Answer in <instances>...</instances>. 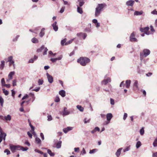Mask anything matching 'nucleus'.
Segmentation results:
<instances>
[{
    "label": "nucleus",
    "instance_id": "e433bc0d",
    "mask_svg": "<svg viewBox=\"0 0 157 157\" xmlns=\"http://www.w3.org/2000/svg\"><path fill=\"white\" fill-rule=\"evenodd\" d=\"M4 102V100L1 96H0V103L1 104V106H2L3 105V103Z\"/></svg>",
    "mask_w": 157,
    "mask_h": 157
},
{
    "label": "nucleus",
    "instance_id": "f03ea898",
    "mask_svg": "<svg viewBox=\"0 0 157 157\" xmlns=\"http://www.w3.org/2000/svg\"><path fill=\"white\" fill-rule=\"evenodd\" d=\"M90 62V59L86 57H80L77 60V62L83 66H86L87 63Z\"/></svg>",
    "mask_w": 157,
    "mask_h": 157
},
{
    "label": "nucleus",
    "instance_id": "c85d7f7f",
    "mask_svg": "<svg viewBox=\"0 0 157 157\" xmlns=\"http://www.w3.org/2000/svg\"><path fill=\"white\" fill-rule=\"evenodd\" d=\"M35 141L36 144H40L41 141L40 139L37 137H36L35 139Z\"/></svg>",
    "mask_w": 157,
    "mask_h": 157
},
{
    "label": "nucleus",
    "instance_id": "09e8293b",
    "mask_svg": "<svg viewBox=\"0 0 157 157\" xmlns=\"http://www.w3.org/2000/svg\"><path fill=\"white\" fill-rule=\"evenodd\" d=\"M60 101V99L58 96H56L55 100V101L57 102Z\"/></svg>",
    "mask_w": 157,
    "mask_h": 157
},
{
    "label": "nucleus",
    "instance_id": "3c124183",
    "mask_svg": "<svg viewBox=\"0 0 157 157\" xmlns=\"http://www.w3.org/2000/svg\"><path fill=\"white\" fill-rule=\"evenodd\" d=\"M151 13L154 15H157V11L155 10L151 12Z\"/></svg>",
    "mask_w": 157,
    "mask_h": 157
},
{
    "label": "nucleus",
    "instance_id": "39448f33",
    "mask_svg": "<svg viewBox=\"0 0 157 157\" xmlns=\"http://www.w3.org/2000/svg\"><path fill=\"white\" fill-rule=\"evenodd\" d=\"M130 40L132 42H137V40L135 37V34L134 32H132L131 34L130 37Z\"/></svg>",
    "mask_w": 157,
    "mask_h": 157
},
{
    "label": "nucleus",
    "instance_id": "f3484780",
    "mask_svg": "<svg viewBox=\"0 0 157 157\" xmlns=\"http://www.w3.org/2000/svg\"><path fill=\"white\" fill-rule=\"evenodd\" d=\"M122 149V148H120L117 150L115 154L117 157H119L120 155Z\"/></svg>",
    "mask_w": 157,
    "mask_h": 157
},
{
    "label": "nucleus",
    "instance_id": "4d7b16f0",
    "mask_svg": "<svg viewBox=\"0 0 157 157\" xmlns=\"http://www.w3.org/2000/svg\"><path fill=\"white\" fill-rule=\"evenodd\" d=\"M29 125L32 129V130L33 131H34V127L31 124V122H29Z\"/></svg>",
    "mask_w": 157,
    "mask_h": 157
},
{
    "label": "nucleus",
    "instance_id": "cd10ccee",
    "mask_svg": "<svg viewBox=\"0 0 157 157\" xmlns=\"http://www.w3.org/2000/svg\"><path fill=\"white\" fill-rule=\"evenodd\" d=\"M76 107L81 112L83 111L84 108L81 106L78 105Z\"/></svg>",
    "mask_w": 157,
    "mask_h": 157
},
{
    "label": "nucleus",
    "instance_id": "412c9836",
    "mask_svg": "<svg viewBox=\"0 0 157 157\" xmlns=\"http://www.w3.org/2000/svg\"><path fill=\"white\" fill-rule=\"evenodd\" d=\"M143 13V12L141 10L140 11H136L134 13V15H142Z\"/></svg>",
    "mask_w": 157,
    "mask_h": 157
},
{
    "label": "nucleus",
    "instance_id": "473e14b6",
    "mask_svg": "<svg viewBox=\"0 0 157 157\" xmlns=\"http://www.w3.org/2000/svg\"><path fill=\"white\" fill-rule=\"evenodd\" d=\"M134 86L137 89H139L138 86V82L137 80H136L134 84Z\"/></svg>",
    "mask_w": 157,
    "mask_h": 157
},
{
    "label": "nucleus",
    "instance_id": "8fccbe9b",
    "mask_svg": "<svg viewBox=\"0 0 157 157\" xmlns=\"http://www.w3.org/2000/svg\"><path fill=\"white\" fill-rule=\"evenodd\" d=\"M29 97V96L28 95L26 94L22 98V100H24L27 98H28Z\"/></svg>",
    "mask_w": 157,
    "mask_h": 157
},
{
    "label": "nucleus",
    "instance_id": "c9c22d12",
    "mask_svg": "<svg viewBox=\"0 0 157 157\" xmlns=\"http://www.w3.org/2000/svg\"><path fill=\"white\" fill-rule=\"evenodd\" d=\"M3 92L5 95H7L9 94V92L5 89H2Z\"/></svg>",
    "mask_w": 157,
    "mask_h": 157
},
{
    "label": "nucleus",
    "instance_id": "423d86ee",
    "mask_svg": "<svg viewBox=\"0 0 157 157\" xmlns=\"http://www.w3.org/2000/svg\"><path fill=\"white\" fill-rule=\"evenodd\" d=\"M13 56H10L7 58V62H10L9 66H10L12 64H13V66H14V61L13 60Z\"/></svg>",
    "mask_w": 157,
    "mask_h": 157
},
{
    "label": "nucleus",
    "instance_id": "f257e3e1",
    "mask_svg": "<svg viewBox=\"0 0 157 157\" xmlns=\"http://www.w3.org/2000/svg\"><path fill=\"white\" fill-rule=\"evenodd\" d=\"M10 148L13 153L15 152L16 151L21 150L24 151H26L28 149L27 147L24 148L20 145H15L12 144H10Z\"/></svg>",
    "mask_w": 157,
    "mask_h": 157
},
{
    "label": "nucleus",
    "instance_id": "13d9d810",
    "mask_svg": "<svg viewBox=\"0 0 157 157\" xmlns=\"http://www.w3.org/2000/svg\"><path fill=\"white\" fill-rule=\"evenodd\" d=\"M86 151L84 148H83L82 150V151L81 152V154L82 155H83L84 154H85L86 153Z\"/></svg>",
    "mask_w": 157,
    "mask_h": 157
},
{
    "label": "nucleus",
    "instance_id": "393cba45",
    "mask_svg": "<svg viewBox=\"0 0 157 157\" xmlns=\"http://www.w3.org/2000/svg\"><path fill=\"white\" fill-rule=\"evenodd\" d=\"M131 83V80H127L126 81V87L127 88H129Z\"/></svg>",
    "mask_w": 157,
    "mask_h": 157
},
{
    "label": "nucleus",
    "instance_id": "5fc2aeb1",
    "mask_svg": "<svg viewBox=\"0 0 157 157\" xmlns=\"http://www.w3.org/2000/svg\"><path fill=\"white\" fill-rule=\"evenodd\" d=\"M52 120V117L51 115H49L48 116V121H50Z\"/></svg>",
    "mask_w": 157,
    "mask_h": 157
},
{
    "label": "nucleus",
    "instance_id": "5701e85b",
    "mask_svg": "<svg viewBox=\"0 0 157 157\" xmlns=\"http://www.w3.org/2000/svg\"><path fill=\"white\" fill-rule=\"evenodd\" d=\"M77 12L78 13H80V14L82 13H83V11H82V8H81V7H80L78 6V5H77Z\"/></svg>",
    "mask_w": 157,
    "mask_h": 157
},
{
    "label": "nucleus",
    "instance_id": "79ce46f5",
    "mask_svg": "<svg viewBox=\"0 0 157 157\" xmlns=\"http://www.w3.org/2000/svg\"><path fill=\"white\" fill-rule=\"evenodd\" d=\"M74 39H72L71 40H69V41H68L67 42H66L65 43V45H67L71 44L72 42V41H73Z\"/></svg>",
    "mask_w": 157,
    "mask_h": 157
},
{
    "label": "nucleus",
    "instance_id": "7ed1b4c3",
    "mask_svg": "<svg viewBox=\"0 0 157 157\" xmlns=\"http://www.w3.org/2000/svg\"><path fill=\"white\" fill-rule=\"evenodd\" d=\"M105 6H106V5L105 3L98 4L96 8L95 16H98L99 15L103 8Z\"/></svg>",
    "mask_w": 157,
    "mask_h": 157
},
{
    "label": "nucleus",
    "instance_id": "a19ab883",
    "mask_svg": "<svg viewBox=\"0 0 157 157\" xmlns=\"http://www.w3.org/2000/svg\"><path fill=\"white\" fill-rule=\"evenodd\" d=\"M29 97L30 96L32 97L33 98V100L32 101H33L35 99V97H34V94L32 93H30L29 95Z\"/></svg>",
    "mask_w": 157,
    "mask_h": 157
},
{
    "label": "nucleus",
    "instance_id": "2eb2a0df",
    "mask_svg": "<svg viewBox=\"0 0 157 157\" xmlns=\"http://www.w3.org/2000/svg\"><path fill=\"white\" fill-rule=\"evenodd\" d=\"M112 117L113 116L111 113H108L106 115V118L107 121H110Z\"/></svg>",
    "mask_w": 157,
    "mask_h": 157
},
{
    "label": "nucleus",
    "instance_id": "a211bd4d",
    "mask_svg": "<svg viewBox=\"0 0 157 157\" xmlns=\"http://www.w3.org/2000/svg\"><path fill=\"white\" fill-rule=\"evenodd\" d=\"M59 94L62 97H64L66 95L65 92L63 90L60 91Z\"/></svg>",
    "mask_w": 157,
    "mask_h": 157
},
{
    "label": "nucleus",
    "instance_id": "052dcab7",
    "mask_svg": "<svg viewBox=\"0 0 157 157\" xmlns=\"http://www.w3.org/2000/svg\"><path fill=\"white\" fill-rule=\"evenodd\" d=\"M94 129L95 130V132H96L97 131L99 132L100 130L99 128L97 127L95 128H94Z\"/></svg>",
    "mask_w": 157,
    "mask_h": 157
},
{
    "label": "nucleus",
    "instance_id": "49530a36",
    "mask_svg": "<svg viewBox=\"0 0 157 157\" xmlns=\"http://www.w3.org/2000/svg\"><path fill=\"white\" fill-rule=\"evenodd\" d=\"M4 152L5 153H6L7 155H9L10 154V151L8 150V149H6L4 151Z\"/></svg>",
    "mask_w": 157,
    "mask_h": 157
},
{
    "label": "nucleus",
    "instance_id": "aec40b11",
    "mask_svg": "<svg viewBox=\"0 0 157 157\" xmlns=\"http://www.w3.org/2000/svg\"><path fill=\"white\" fill-rule=\"evenodd\" d=\"M45 29L43 28L41 29V31L39 33V36L41 37H42L44 35Z\"/></svg>",
    "mask_w": 157,
    "mask_h": 157
},
{
    "label": "nucleus",
    "instance_id": "ddd939ff",
    "mask_svg": "<svg viewBox=\"0 0 157 157\" xmlns=\"http://www.w3.org/2000/svg\"><path fill=\"white\" fill-rule=\"evenodd\" d=\"M134 2V1L129 0L127 2L126 4L128 6H132L133 5Z\"/></svg>",
    "mask_w": 157,
    "mask_h": 157
},
{
    "label": "nucleus",
    "instance_id": "9d476101",
    "mask_svg": "<svg viewBox=\"0 0 157 157\" xmlns=\"http://www.w3.org/2000/svg\"><path fill=\"white\" fill-rule=\"evenodd\" d=\"M111 81V80L110 78H108L107 79H104L103 81H102L101 83L102 84L106 85L108 82H110Z\"/></svg>",
    "mask_w": 157,
    "mask_h": 157
},
{
    "label": "nucleus",
    "instance_id": "58836bf2",
    "mask_svg": "<svg viewBox=\"0 0 157 157\" xmlns=\"http://www.w3.org/2000/svg\"><path fill=\"white\" fill-rule=\"evenodd\" d=\"M98 151V149H94L92 150H90L89 152V153L91 154L94 153L95 152Z\"/></svg>",
    "mask_w": 157,
    "mask_h": 157
},
{
    "label": "nucleus",
    "instance_id": "72a5a7b5",
    "mask_svg": "<svg viewBox=\"0 0 157 157\" xmlns=\"http://www.w3.org/2000/svg\"><path fill=\"white\" fill-rule=\"evenodd\" d=\"M1 136L2 137V138L3 137V140L5 141V140L6 137V134L5 133L1 132Z\"/></svg>",
    "mask_w": 157,
    "mask_h": 157
},
{
    "label": "nucleus",
    "instance_id": "e2e57ef3",
    "mask_svg": "<svg viewBox=\"0 0 157 157\" xmlns=\"http://www.w3.org/2000/svg\"><path fill=\"white\" fill-rule=\"evenodd\" d=\"M127 117V114L126 113H124V115L123 119L124 120H125Z\"/></svg>",
    "mask_w": 157,
    "mask_h": 157
},
{
    "label": "nucleus",
    "instance_id": "2f4dec72",
    "mask_svg": "<svg viewBox=\"0 0 157 157\" xmlns=\"http://www.w3.org/2000/svg\"><path fill=\"white\" fill-rule=\"evenodd\" d=\"M44 48V46L42 45L40 48L37 49V52H39L42 51Z\"/></svg>",
    "mask_w": 157,
    "mask_h": 157
},
{
    "label": "nucleus",
    "instance_id": "9b49d317",
    "mask_svg": "<svg viewBox=\"0 0 157 157\" xmlns=\"http://www.w3.org/2000/svg\"><path fill=\"white\" fill-rule=\"evenodd\" d=\"M77 35L79 37L83 36V39H85L87 36V34L85 33H80L77 34Z\"/></svg>",
    "mask_w": 157,
    "mask_h": 157
},
{
    "label": "nucleus",
    "instance_id": "f704fd0d",
    "mask_svg": "<svg viewBox=\"0 0 157 157\" xmlns=\"http://www.w3.org/2000/svg\"><path fill=\"white\" fill-rule=\"evenodd\" d=\"M153 145L154 147L157 146V137L154 140L153 143Z\"/></svg>",
    "mask_w": 157,
    "mask_h": 157
},
{
    "label": "nucleus",
    "instance_id": "774afa93",
    "mask_svg": "<svg viewBox=\"0 0 157 157\" xmlns=\"http://www.w3.org/2000/svg\"><path fill=\"white\" fill-rule=\"evenodd\" d=\"M92 22L93 23L96 24L97 23H98V21L96 19H94L93 20Z\"/></svg>",
    "mask_w": 157,
    "mask_h": 157
},
{
    "label": "nucleus",
    "instance_id": "b1692460",
    "mask_svg": "<svg viewBox=\"0 0 157 157\" xmlns=\"http://www.w3.org/2000/svg\"><path fill=\"white\" fill-rule=\"evenodd\" d=\"M14 74L15 72L14 71H11L10 72L8 76V78L12 79L13 78V76L14 75Z\"/></svg>",
    "mask_w": 157,
    "mask_h": 157
},
{
    "label": "nucleus",
    "instance_id": "680f3d73",
    "mask_svg": "<svg viewBox=\"0 0 157 157\" xmlns=\"http://www.w3.org/2000/svg\"><path fill=\"white\" fill-rule=\"evenodd\" d=\"M110 121H105V122H104L103 123V125H106L108 124H109V123Z\"/></svg>",
    "mask_w": 157,
    "mask_h": 157
},
{
    "label": "nucleus",
    "instance_id": "a18cd8bd",
    "mask_svg": "<svg viewBox=\"0 0 157 157\" xmlns=\"http://www.w3.org/2000/svg\"><path fill=\"white\" fill-rule=\"evenodd\" d=\"M66 40H66V39H63V40H62L61 41V44L62 45H63L64 44V43H66Z\"/></svg>",
    "mask_w": 157,
    "mask_h": 157
},
{
    "label": "nucleus",
    "instance_id": "0e129e2a",
    "mask_svg": "<svg viewBox=\"0 0 157 157\" xmlns=\"http://www.w3.org/2000/svg\"><path fill=\"white\" fill-rule=\"evenodd\" d=\"M11 91H12V97H13V98H14V95L15 94V92L13 90H12Z\"/></svg>",
    "mask_w": 157,
    "mask_h": 157
},
{
    "label": "nucleus",
    "instance_id": "7c9ffc66",
    "mask_svg": "<svg viewBox=\"0 0 157 157\" xmlns=\"http://www.w3.org/2000/svg\"><path fill=\"white\" fill-rule=\"evenodd\" d=\"M32 42L34 43H37L38 42V40L35 38H33L31 40Z\"/></svg>",
    "mask_w": 157,
    "mask_h": 157
},
{
    "label": "nucleus",
    "instance_id": "dca6fc26",
    "mask_svg": "<svg viewBox=\"0 0 157 157\" xmlns=\"http://www.w3.org/2000/svg\"><path fill=\"white\" fill-rule=\"evenodd\" d=\"M149 28L148 27H145L144 28H140V31L142 32H144L145 31H148Z\"/></svg>",
    "mask_w": 157,
    "mask_h": 157
},
{
    "label": "nucleus",
    "instance_id": "bb28decb",
    "mask_svg": "<svg viewBox=\"0 0 157 157\" xmlns=\"http://www.w3.org/2000/svg\"><path fill=\"white\" fill-rule=\"evenodd\" d=\"M5 65V61H1V64L0 65V69L1 70H3Z\"/></svg>",
    "mask_w": 157,
    "mask_h": 157
},
{
    "label": "nucleus",
    "instance_id": "f8f14e48",
    "mask_svg": "<svg viewBox=\"0 0 157 157\" xmlns=\"http://www.w3.org/2000/svg\"><path fill=\"white\" fill-rule=\"evenodd\" d=\"M57 22L56 21H55L54 23L52 24V26L53 28V29L55 31H56L58 30V26L56 25Z\"/></svg>",
    "mask_w": 157,
    "mask_h": 157
},
{
    "label": "nucleus",
    "instance_id": "6e6552de",
    "mask_svg": "<svg viewBox=\"0 0 157 157\" xmlns=\"http://www.w3.org/2000/svg\"><path fill=\"white\" fill-rule=\"evenodd\" d=\"M73 128L71 127H67L66 128H64L63 131L65 133H67L68 131L72 130Z\"/></svg>",
    "mask_w": 157,
    "mask_h": 157
},
{
    "label": "nucleus",
    "instance_id": "4c0bfd02",
    "mask_svg": "<svg viewBox=\"0 0 157 157\" xmlns=\"http://www.w3.org/2000/svg\"><path fill=\"white\" fill-rule=\"evenodd\" d=\"M141 143L140 141H138L136 144V147L137 148H139L141 146Z\"/></svg>",
    "mask_w": 157,
    "mask_h": 157
},
{
    "label": "nucleus",
    "instance_id": "1a4fd4ad",
    "mask_svg": "<svg viewBox=\"0 0 157 157\" xmlns=\"http://www.w3.org/2000/svg\"><path fill=\"white\" fill-rule=\"evenodd\" d=\"M63 57L62 55L60 56L59 57L56 58H51V61L52 62H55L57 60H59L62 59Z\"/></svg>",
    "mask_w": 157,
    "mask_h": 157
},
{
    "label": "nucleus",
    "instance_id": "de8ad7c7",
    "mask_svg": "<svg viewBox=\"0 0 157 157\" xmlns=\"http://www.w3.org/2000/svg\"><path fill=\"white\" fill-rule=\"evenodd\" d=\"M16 82H17V81L16 79H14L13 81L12 84H13V86H16V85H17Z\"/></svg>",
    "mask_w": 157,
    "mask_h": 157
},
{
    "label": "nucleus",
    "instance_id": "338daca9",
    "mask_svg": "<svg viewBox=\"0 0 157 157\" xmlns=\"http://www.w3.org/2000/svg\"><path fill=\"white\" fill-rule=\"evenodd\" d=\"M152 157H157V152L154 153L152 155Z\"/></svg>",
    "mask_w": 157,
    "mask_h": 157
},
{
    "label": "nucleus",
    "instance_id": "0eeeda50",
    "mask_svg": "<svg viewBox=\"0 0 157 157\" xmlns=\"http://www.w3.org/2000/svg\"><path fill=\"white\" fill-rule=\"evenodd\" d=\"M46 75L48 80V82L50 83H52L53 81V78L51 75H49L48 73L46 74Z\"/></svg>",
    "mask_w": 157,
    "mask_h": 157
},
{
    "label": "nucleus",
    "instance_id": "6ab92c4d",
    "mask_svg": "<svg viewBox=\"0 0 157 157\" xmlns=\"http://www.w3.org/2000/svg\"><path fill=\"white\" fill-rule=\"evenodd\" d=\"M67 109V108L66 107H64V110H63V115L64 116H66L68 115L70 113V112L66 110V109Z\"/></svg>",
    "mask_w": 157,
    "mask_h": 157
},
{
    "label": "nucleus",
    "instance_id": "ea45409f",
    "mask_svg": "<svg viewBox=\"0 0 157 157\" xmlns=\"http://www.w3.org/2000/svg\"><path fill=\"white\" fill-rule=\"evenodd\" d=\"M144 132V128L142 127L141 129L140 130V133L141 135H143Z\"/></svg>",
    "mask_w": 157,
    "mask_h": 157
},
{
    "label": "nucleus",
    "instance_id": "c03bdc74",
    "mask_svg": "<svg viewBox=\"0 0 157 157\" xmlns=\"http://www.w3.org/2000/svg\"><path fill=\"white\" fill-rule=\"evenodd\" d=\"M1 84H2V86H3L4 85H5V79L4 78H2L1 79Z\"/></svg>",
    "mask_w": 157,
    "mask_h": 157
},
{
    "label": "nucleus",
    "instance_id": "bf43d9fd",
    "mask_svg": "<svg viewBox=\"0 0 157 157\" xmlns=\"http://www.w3.org/2000/svg\"><path fill=\"white\" fill-rule=\"evenodd\" d=\"M65 9V7H62L60 10V12L61 13H62L64 10Z\"/></svg>",
    "mask_w": 157,
    "mask_h": 157
},
{
    "label": "nucleus",
    "instance_id": "603ef678",
    "mask_svg": "<svg viewBox=\"0 0 157 157\" xmlns=\"http://www.w3.org/2000/svg\"><path fill=\"white\" fill-rule=\"evenodd\" d=\"M19 37V35L17 36L14 38L13 41L14 42H15L17 41V40L18 39V38Z\"/></svg>",
    "mask_w": 157,
    "mask_h": 157
},
{
    "label": "nucleus",
    "instance_id": "864d4df0",
    "mask_svg": "<svg viewBox=\"0 0 157 157\" xmlns=\"http://www.w3.org/2000/svg\"><path fill=\"white\" fill-rule=\"evenodd\" d=\"M90 119L87 120L86 118H85L84 120V121L85 124H86L89 123L90 122Z\"/></svg>",
    "mask_w": 157,
    "mask_h": 157
},
{
    "label": "nucleus",
    "instance_id": "4be33fe9",
    "mask_svg": "<svg viewBox=\"0 0 157 157\" xmlns=\"http://www.w3.org/2000/svg\"><path fill=\"white\" fill-rule=\"evenodd\" d=\"M4 118L6 121H10L11 119V117L10 115H8L7 116H5Z\"/></svg>",
    "mask_w": 157,
    "mask_h": 157
},
{
    "label": "nucleus",
    "instance_id": "4468645a",
    "mask_svg": "<svg viewBox=\"0 0 157 157\" xmlns=\"http://www.w3.org/2000/svg\"><path fill=\"white\" fill-rule=\"evenodd\" d=\"M77 4H78V6L80 7L82 6L84 4V2L82 0H78L77 2H76Z\"/></svg>",
    "mask_w": 157,
    "mask_h": 157
},
{
    "label": "nucleus",
    "instance_id": "a878e982",
    "mask_svg": "<svg viewBox=\"0 0 157 157\" xmlns=\"http://www.w3.org/2000/svg\"><path fill=\"white\" fill-rule=\"evenodd\" d=\"M62 141H58L56 144V147L57 148H59L61 147V146Z\"/></svg>",
    "mask_w": 157,
    "mask_h": 157
},
{
    "label": "nucleus",
    "instance_id": "6e6d98bb",
    "mask_svg": "<svg viewBox=\"0 0 157 157\" xmlns=\"http://www.w3.org/2000/svg\"><path fill=\"white\" fill-rule=\"evenodd\" d=\"M110 103L112 105H113L114 104V100L110 98Z\"/></svg>",
    "mask_w": 157,
    "mask_h": 157
},
{
    "label": "nucleus",
    "instance_id": "c756f323",
    "mask_svg": "<svg viewBox=\"0 0 157 157\" xmlns=\"http://www.w3.org/2000/svg\"><path fill=\"white\" fill-rule=\"evenodd\" d=\"M47 152L51 156H54L55 155V154L53 153L52 152L50 149L48 150Z\"/></svg>",
    "mask_w": 157,
    "mask_h": 157
},
{
    "label": "nucleus",
    "instance_id": "69168bd1",
    "mask_svg": "<svg viewBox=\"0 0 157 157\" xmlns=\"http://www.w3.org/2000/svg\"><path fill=\"white\" fill-rule=\"evenodd\" d=\"M40 136L41 137L42 139L43 140L44 139V135L42 133H40Z\"/></svg>",
    "mask_w": 157,
    "mask_h": 157
},
{
    "label": "nucleus",
    "instance_id": "37998d69",
    "mask_svg": "<svg viewBox=\"0 0 157 157\" xmlns=\"http://www.w3.org/2000/svg\"><path fill=\"white\" fill-rule=\"evenodd\" d=\"M43 80L41 79H39L38 81V84L39 85H42L43 83Z\"/></svg>",
    "mask_w": 157,
    "mask_h": 157
},
{
    "label": "nucleus",
    "instance_id": "20e7f679",
    "mask_svg": "<svg viewBox=\"0 0 157 157\" xmlns=\"http://www.w3.org/2000/svg\"><path fill=\"white\" fill-rule=\"evenodd\" d=\"M150 51L147 49H145L143 50L142 52L140 53V58H143V57H145L149 55L150 54Z\"/></svg>",
    "mask_w": 157,
    "mask_h": 157
}]
</instances>
